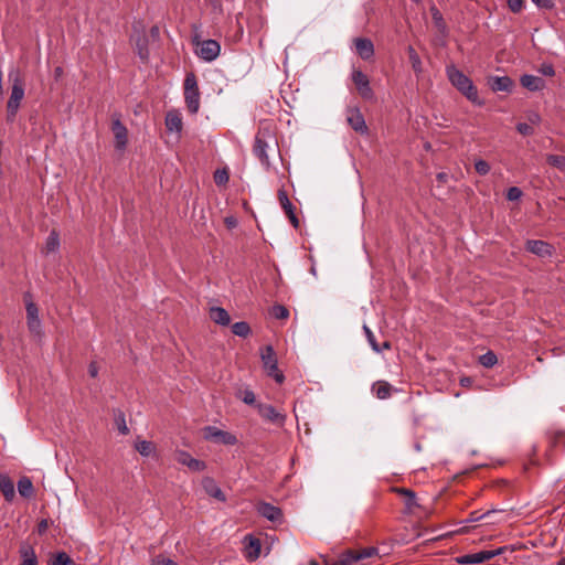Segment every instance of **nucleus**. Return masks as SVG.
Instances as JSON below:
<instances>
[{
  "label": "nucleus",
  "mask_w": 565,
  "mask_h": 565,
  "mask_svg": "<svg viewBox=\"0 0 565 565\" xmlns=\"http://www.w3.org/2000/svg\"><path fill=\"white\" fill-rule=\"evenodd\" d=\"M278 199H279V202H280V205L282 207V210L285 211V213L287 214L288 218L290 220L292 226L295 228H297L299 226V220L295 213V207L291 203V201L289 200L287 193L285 190H279L278 191Z\"/></svg>",
  "instance_id": "nucleus-15"
},
{
  "label": "nucleus",
  "mask_w": 565,
  "mask_h": 565,
  "mask_svg": "<svg viewBox=\"0 0 565 565\" xmlns=\"http://www.w3.org/2000/svg\"><path fill=\"white\" fill-rule=\"evenodd\" d=\"M475 169L480 175H486L490 171V166L487 161L479 159L475 162Z\"/></svg>",
  "instance_id": "nucleus-41"
},
{
  "label": "nucleus",
  "mask_w": 565,
  "mask_h": 565,
  "mask_svg": "<svg viewBox=\"0 0 565 565\" xmlns=\"http://www.w3.org/2000/svg\"><path fill=\"white\" fill-rule=\"evenodd\" d=\"M263 365L269 376H273L277 383L284 382V374L279 372L277 359L271 345H267L260 354Z\"/></svg>",
  "instance_id": "nucleus-7"
},
{
  "label": "nucleus",
  "mask_w": 565,
  "mask_h": 565,
  "mask_svg": "<svg viewBox=\"0 0 565 565\" xmlns=\"http://www.w3.org/2000/svg\"><path fill=\"white\" fill-rule=\"evenodd\" d=\"M349 125L358 132H366L367 127L362 114L359 110H352L348 116Z\"/></svg>",
  "instance_id": "nucleus-23"
},
{
  "label": "nucleus",
  "mask_w": 565,
  "mask_h": 565,
  "mask_svg": "<svg viewBox=\"0 0 565 565\" xmlns=\"http://www.w3.org/2000/svg\"><path fill=\"white\" fill-rule=\"evenodd\" d=\"M505 547H499L497 550H490V551H480L478 553L471 554L470 557H472V564H480L486 561H489L498 555H501L504 552Z\"/></svg>",
  "instance_id": "nucleus-26"
},
{
  "label": "nucleus",
  "mask_w": 565,
  "mask_h": 565,
  "mask_svg": "<svg viewBox=\"0 0 565 565\" xmlns=\"http://www.w3.org/2000/svg\"><path fill=\"white\" fill-rule=\"evenodd\" d=\"M541 72L545 76H553L555 74L554 67L551 64H543L541 67Z\"/></svg>",
  "instance_id": "nucleus-51"
},
{
  "label": "nucleus",
  "mask_w": 565,
  "mask_h": 565,
  "mask_svg": "<svg viewBox=\"0 0 565 565\" xmlns=\"http://www.w3.org/2000/svg\"><path fill=\"white\" fill-rule=\"evenodd\" d=\"M210 318L212 321L220 326H228L231 318L228 312L222 307H212L210 310Z\"/></svg>",
  "instance_id": "nucleus-25"
},
{
  "label": "nucleus",
  "mask_w": 565,
  "mask_h": 565,
  "mask_svg": "<svg viewBox=\"0 0 565 565\" xmlns=\"http://www.w3.org/2000/svg\"><path fill=\"white\" fill-rule=\"evenodd\" d=\"M241 398L242 401L247 404V405H254L255 402H256V397H255V394L253 391L250 390H245L242 392V395H241Z\"/></svg>",
  "instance_id": "nucleus-43"
},
{
  "label": "nucleus",
  "mask_w": 565,
  "mask_h": 565,
  "mask_svg": "<svg viewBox=\"0 0 565 565\" xmlns=\"http://www.w3.org/2000/svg\"><path fill=\"white\" fill-rule=\"evenodd\" d=\"M433 19L436 26L444 33L446 31V24L444 19L438 10H433Z\"/></svg>",
  "instance_id": "nucleus-42"
},
{
  "label": "nucleus",
  "mask_w": 565,
  "mask_h": 565,
  "mask_svg": "<svg viewBox=\"0 0 565 565\" xmlns=\"http://www.w3.org/2000/svg\"><path fill=\"white\" fill-rule=\"evenodd\" d=\"M26 323L31 333L36 337L42 335V322L39 318V309L36 305L32 301L26 302Z\"/></svg>",
  "instance_id": "nucleus-8"
},
{
  "label": "nucleus",
  "mask_w": 565,
  "mask_h": 565,
  "mask_svg": "<svg viewBox=\"0 0 565 565\" xmlns=\"http://www.w3.org/2000/svg\"><path fill=\"white\" fill-rule=\"evenodd\" d=\"M47 527H49L47 520H45V519L41 520L38 524L39 534H44L46 532Z\"/></svg>",
  "instance_id": "nucleus-54"
},
{
  "label": "nucleus",
  "mask_w": 565,
  "mask_h": 565,
  "mask_svg": "<svg viewBox=\"0 0 565 565\" xmlns=\"http://www.w3.org/2000/svg\"><path fill=\"white\" fill-rule=\"evenodd\" d=\"M556 565H565V556L562 557L557 563Z\"/></svg>",
  "instance_id": "nucleus-62"
},
{
  "label": "nucleus",
  "mask_w": 565,
  "mask_h": 565,
  "mask_svg": "<svg viewBox=\"0 0 565 565\" xmlns=\"http://www.w3.org/2000/svg\"><path fill=\"white\" fill-rule=\"evenodd\" d=\"M407 53L414 72L420 73L423 71V66L419 55L416 53L413 46H408Z\"/></svg>",
  "instance_id": "nucleus-33"
},
{
  "label": "nucleus",
  "mask_w": 565,
  "mask_h": 565,
  "mask_svg": "<svg viewBox=\"0 0 565 565\" xmlns=\"http://www.w3.org/2000/svg\"><path fill=\"white\" fill-rule=\"evenodd\" d=\"M363 330H364L365 337L367 339V342L374 352L381 353L384 349H390L391 345L387 341L383 343V347H380V344L377 343V341L375 339L374 333L366 324L363 326Z\"/></svg>",
  "instance_id": "nucleus-29"
},
{
  "label": "nucleus",
  "mask_w": 565,
  "mask_h": 565,
  "mask_svg": "<svg viewBox=\"0 0 565 565\" xmlns=\"http://www.w3.org/2000/svg\"><path fill=\"white\" fill-rule=\"evenodd\" d=\"M401 492L404 493L407 497L406 505L408 508H412L413 505L416 504V495H415V493L413 491L407 490V489H403Z\"/></svg>",
  "instance_id": "nucleus-48"
},
{
  "label": "nucleus",
  "mask_w": 565,
  "mask_h": 565,
  "mask_svg": "<svg viewBox=\"0 0 565 565\" xmlns=\"http://www.w3.org/2000/svg\"><path fill=\"white\" fill-rule=\"evenodd\" d=\"M0 491L6 501L12 502L15 497L14 483L6 473H0Z\"/></svg>",
  "instance_id": "nucleus-22"
},
{
  "label": "nucleus",
  "mask_w": 565,
  "mask_h": 565,
  "mask_svg": "<svg viewBox=\"0 0 565 565\" xmlns=\"http://www.w3.org/2000/svg\"><path fill=\"white\" fill-rule=\"evenodd\" d=\"M310 273L313 275V276H317V269H316V266L312 265L311 268H310Z\"/></svg>",
  "instance_id": "nucleus-61"
},
{
  "label": "nucleus",
  "mask_w": 565,
  "mask_h": 565,
  "mask_svg": "<svg viewBox=\"0 0 565 565\" xmlns=\"http://www.w3.org/2000/svg\"><path fill=\"white\" fill-rule=\"evenodd\" d=\"M214 181L216 184H224L228 181V174L226 170H216L214 173Z\"/></svg>",
  "instance_id": "nucleus-46"
},
{
  "label": "nucleus",
  "mask_w": 565,
  "mask_h": 565,
  "mask_svg": "<svg viewBox=\"0 0 565 565\" xmlns=\"http://www.w3.org/2000/svg\"><path fill=\"white\" fill-rule=\"evenodd\" d=\"M310 565H318V563L316 561H311Z\"/></svg>",
  "instance_id": "nucleus-63"
},
{
  "label": "nucleus",
  "mask_w": 565,
  "mask_h": 565,
  "mask_svg": "<svg viewBox=\"0 0 565 565\" xmlns=\"http://www.w3.org/2000/svg\"><path fill=\"white\" fill-rule=\"evenodd\" d=\"M98 372H99V367H98L97 363L96 362H90L89 365H88V374L92 377H97Z\"/></svg>",
  "instance_id": "nucleus-52"
},
{
  "label": "nucleus",
  "mask_w": 565,
  "mask_h": 565,
  "mask_svg": "<svg viewBox=\"0 0 565 565\" xmlns=\"http://www.w3.org/2000/svg\"><path fill=\"white\" fill-rule=\"evenodd\" d=\"M526 250L539 256V257H551L554 252V247L541 239H529L526 242Z\"/></svg>",
  "instance_id": "nucleus-12"
},
{
  "label": "nucleus",
  "mask_w": 565,
  "mask_h": 565,
  "mask_svg": "<svg viewBox=\"0 0 565 565\" xmlns=\"http://www.w3.org/2000/svg\"><path fill=\"white\" fill-rule=\"evenodd\" d=\"M276 147L277 140L270 131L260 130L257 132L253 152L267 170L270 168L268 150L273 151Z\"/></svg>",
  "instance_id": "nucleus-2"
},
{
  "label": "nucleus",
  "mask_w": 565,
  "mask_h": 565,
  "mask_svg": "<svg viewBox=\"0 0 565 565\" xmlns=\"http://www.w3.org/2000/svg\"><path fill=\"white\" fill-rule=\"evenodd\" d=\"M192 43L195 45V54L204 62L215 61L221 53V44L216 40H201L200 34H194Z\"/></svg>",
  "instance_id": "nucleus-3"
},
{
  "label": "nucleus",
  "mask_w": 565,
  "mask_h": 565,
  "mask_svg": "<svg viewBox=\"0 0 565 565\" xmlns=\"http://www.w3.org/2000/svg\"><path fill=\"white\" fill-rule=\"evenodd\" d=\"M111 130L115 136V147L118 150H124L128 142V131L127 128L122 125L120 119H114L111 125Z\"/></svg>",
  "instance_id": "nucleus-13"
},
{
  "label": "nucleus",
  "mask_w": 565,
  "mask_h": 565,
  "mask_svg": "<svg viewBox=\"0 0 565 565\" xmlns=\"http://www.w3.org/2000/svg\"><path fill=\"white\" fill-rule=\"evenodd\" d=\"M184 100L191 114H196L200 108V90L194 73H188L184 78Z\"/></svg>",
  "instance_id": "nucleus-4"
},
{
  "label": "nucleus",
  "mask_w": 565,
  "mask_h": 565,
  "mask_svg": "<svg viewBox=\"0 0 565 565\" xmlns=\"http://www.w3.org/2000/svg\"><path fill=\"white\" fill-rule=\"evenodd\" d=\"M546 161L548 164L556 167L558 169L565 168V157L564 156L548 154L546 157Z\"/></svg>",
  "instance_id": "nucleus-37"
},
{
  "label": "nucleus",
  "mask_w": 565,
  "mask_h": 565,
  "mask_svg": "<svg viewBox=\"0 0 565 565\" xmlns=\"http://www.w3.org/2000/svg\"><path fill=\"white\" fill-rule=\"evenodd\" d=\"M520 81L522 86L531 92H536L544 87V81L539 76L525 74Z\"/></svg>",
  "instance_id": "nucleus-24"
},
{
  "label": "nucleus",
  "mask_w": 565,
  "mask_h": 565,
  "mask_svg": "<svg viewBox=\"0 0 565 565\" xmlns=\"http://www.w3.org/2000/svg\"><path fill=\"white\" fill-rule=\"evenodd\" d=\"M116 425L120 434L127 435L129 433V428L126 424L125 415L122 413H119L116 417Z\"/></svg>",
  "instance_id": "nucleus-40"
},
{
  "label": "nucleus",
  "mask_w": 565,
  "mask_h": 565,
  "mask_svg": "<svg viewBox=\"0 0 565 565\" xmlns=\"http://www.w3.org/2000/svg\"><path fill=\"white\" fill-rule=\"evenodd\" d=\"M232 332L241 338H246L250 333V327L245 321L235 322L232 326Z\"/></svg>",
  "instance_id": "nucleus-34"
},
{
  "label": "nucleus",
  "mask_w": 565,
  "mask_h": 565,
  "mask_svg": "<svg viewBox=\"0 0 565 565\" xmlns=\"http://www.w3.org/2000/svg\"><path fill=\"white\" fill-rule=\"evenodd\" d=\"M137 53L139 55V57L142 60V61H147L148 57H149V50H148V45H147V40L146 39H141L138 41L137 43Z\"/></svg>",
  "instance_id": "nucleus-38"
},
{
  "label": "nucleus",
  "mask_w": 565,
  "mask_h": 565,
  "mask_svg": "<svg viewBox=\"0 0 565 565\" xmlns=\"http://www.w3.org/2000/svg\"><path fill=\"white\" fill-rule=\"evenodd\" d=\"M271 315L276 319H287L289 317V311L285 306L275 305L271 309Z\"/></svg>",
  "instance_id": "nucleus-39"
},
{
  "label": "nucleus",
  "mask_w": 565,
  "mask_h": 565,
  "mask_svg": "<svg viewBox=\"0 0 565 565\" xmlns=\"http://www.w3.org/2000/svg\"><path fill=\"white\" fill-rule=\"evenodd\" d=\"M446 74L451 85L455 86L468 100L478 106L483 105V100L480 99L477 87L455 65H448L446 67Z\"/></svg>",
  "instance_id": "nucleus-1"
},
{
  "label": "nucleus",
  "mask_w": 565,
  "mask_h": 565,
  "mask_svg": "<svg viewBox=\"0 0 565 565\" xmlns=\"http://www.w3.org/2000/svg\"><path fill=\"white\" fill-rule=\"evenodd\" d=\"M205 438L230 446H233L237 443V438L233 434L221 430L214 426H209L205 428Z\"/></svg>",
  "instance_id": "nucleus-11"
},
{
  "label": "nucleus",
  "mask_w": 565,
  "mask_h": 565,
  "mask_svg": "<svg viewBox=\"0 0 565 565\" xmlns=\"http://www.w3.org/2000/svg\"><path fill=\"white\" fill-rule=\"evenodd\" d=\"M33 483L29 477H22L18 481V491L21 497L30 498L33 494Z\"/></svg>",
  "instance_id": "nucleus-30"
},
{
  "label": "nucleus",
  "mask_w": 565,
  "mask_h": 565,
  "mask_svg": "<svg viewBox=\"0 0 565 565\" xmlns=\"http://www.w3.org/2000/svg\"><path fill=\"white\" fill-rule=\"evenodd\" d=\"M532 2L541 9H551L553 7L551 0H532Z\"/></svg>",
  "instance_id": "nucleus-50"
},
{
  "label": "nucleus",
  "mask_w": 565,
  "mask_h": 565,
  "mask_svg": "<svg viewBox=\"0 0 565 565\" xmlns=\"http://www.w3.org/2000/svg\"><path fill=\"white\" fill-rule=\"evenodd\" d=\"M471 554L463 555L459 558L460 564H472V557H470Z\"/></svg>",
  "instance_id": "nucleus-56"
},
{
  "label": "nucleus",
  "mask_w": 565,
  "mask_h": 565,
  "mask_svg": "<svg viewBox=\"0 0 565 565\" xmlns=\"http://www.w3.org/2000/svg\"><path fill=\"white\" fill-rule=\"evenodd\" d=\"M51 565H75V563L65 552H57L52 557Z\"/></svg>",
  "instance_id": "nucleus-35"
},
{
  "label": "nucleus",
  "mask_w": 565,
  "mask_h": 565,
  "mask_svg": "<svg viewBox=\"0 0 565 565\" xmlns=\"http://www.w3.org/2000/svg\"><path fill=\"white\" fill-rule=\"evenodd\" d=\"M152 565H178L174 561L163 555H158L152 559Z\"/></svg>",
  "instance_id": "nucleus-47"
},
{
  "label": "nucleus",
  "mask_w": 565,
  "mask_h": 565,
  "mask_svg": "<svg viewBox=\"0 0 565 565\" xmlns=\"http://www.w3.org/2000/svg\"><path fill=\"white\" fill-rule=\"evenodd\" d=\"M479 362L484 367H492L497 364L498 358L492 351H488L479 358Z\"/></svg>",
  "instance_id": "nucleus-36"
},
{
  "label": "nucleus",
  "mask_w": 565,
  "mask_h": 565,
  "mask_svg": "<svg viewBox=\"0 0 565 565\" xmlns=\"http://www.w3.org/2000/svg\"><path fill=\"white\" fill-rule=\"evenodd\" d=\"M62 73H63V68L62 67L58 66V67L55 68V75L56 76H61Z\"/></svg>",
  "instance_id": "nucleus-59"
},
{
  "label": "nucleus",
  "mask_w": 565,
  "mask_h": 565,
  "mask_svg": "<svg viewBox=\"0 0 565 565\" xmlns=\"http://www.w3.org/2000/svg\"><path fill=\"white\" fill-rule=\"evenodd\" d=\"M516 130L521 135H524V136H530V135H533V132H534L532 126L530 124H527V122H519L516 125Z\"/></svg>",
  "instance_id": "nucleus-45"
},
{
  "label": "nucleus",
  "mask_w": 565,
  "mask_h": 565,
  "mask_svg": "<svg viewBox=\"0 0 565 565\" xmlns=\"http://www.w3.org/2000/svg\"><path fill=\"white\" fill-rule=\"evenodd\" d=\"M470 383H471V379L470 377H463V379L460 380V384L462 386H468Z\"/></svg>",
  "instance_id": "nucleus-57"
},
{
  "label": "nucleus",
  "mask_w": 565,
  "mask_h": 565,
  "mask_svg": "<svg viewBox=\"0 0 565 565\" xmlns=\"http://www.w3.org/2000/svg\"><path fill=\"white\" fill-rule=\"evenodd\" d=\"M491 513V511H488L487 513L482 514V515H476V513H471L470 518H469V522H473V521H478L482 518H487L489 514Z\"/></svg>",
  "instance_id": "nucleus-55"
},
{
  "label": "nucleus",
  "mask_w": 565,
  "mask_h": 565,
  "mask_svg": "<svg viewBox=\"0 0 565 565\" xmlns=\"http://www.w3.org/2000/svg\"><path fill=\"white\" fill-rule=\"evenodd\" d=\"M447 174L445 172H440L437 174V179L441 182H445L447 180Z\"/></svg>",
  "instance_id": "nucleus-58"
},
{
  "label": "nucleus",
  "mask_w": 565,
  "mask_h": 565,
  "mask_svg": "<svg viewBox=\"0 0 565 565\" xmlns=\"http://www.w3.org/2000/svg\"><path fill=\"white\" fill-rule=\"evenodd\" d=\"M508 6L512 12L518 13L523 8V0H508Z\"/></svg>",
  "instance_id": "nucleus-49"
},
{
  "label": "nucleus",
  "mask_w": 565,
  "mask_h": 565,
  "mask_svg": "<svg viewBox=\"0 0 565 565\" xmlns=\"http://www.w3.org/2000/svg\"><path fill=\"white\" fill-rule=\"evenodd\" d=\"M376 548L370 547L360 552L348 551L339 556L330 565H366L363 563L365 558L372 557L376 554Z\"/></svg>",
  "instance_id": "nucleus-6"
},
{
  "label": "nucleus",
  "mask_w": 565,
  "mask_h": 565,
  "mask_svg": "<svg viewBox=\"0 0 565 565\" xmlns=\"http://www.w3.org/2000/svg\"><path fill=\"white\" fill-rule=\"evenodd\" d=\"M262 544L259 539L247 535L245 537V556L248 561H255L260 555Z\"/></svg>",
  "instance_id": "nucleus-18"
},
{
  "label": "nucleus",
  "mask_w": 565,
  "mask_h": 565,
  "mask_svg": "<svg viewBox=\"0 0 565 565\" xmlns=\"http://www.w3.org/2000/svg\"><path fill=\"white\" fill-rule=\"evenodd\" d=\"M20 555L22 558L21 565H38V557L31 545L22 544L20 546Z\"/></svg>",
  "instance_id": "nucleus-27"
},
{
  "label": "nucleus",
  "mask_w": 565,
  "mask_h": 565,
  "mask_svg": "<svg viewBox=\"0 0 565 565\" xmlns=\"http://www.w3.org/2000/svg\"><path fill=\"white\" fill-rule=\"evenodd\" d=\"M182 117L178 110H170L166 115V127L170 132L178 135L182 131Z\"/></svg>",
  "instance_id": "nucleus-20"
},
{
  "label": "nucleus",
  "mask_w": 565,
  "mask_h": 565,
  "mask_svg": "<svg viewBox=\"0 0 565 565\" xmlns=\"http://www.w3.org/2000/svg\"><path fill=\"white\" fill-rule=\"evenodd\" d=\"M355 50L363 60H370L374 55V45L370 39L358 38L354 41Z\"/></svg>",
  "instance_id": "nucleus-19"
},
{
  "label": "nucleus",
  "mask_w": 565,
  "mask_h": 565,
  "mask_svg": "<svg viewBox=\"0 0 565 565\" xmlns=\"http://www.w3.org/2000/svg\"><path fill=\"white\" fill-rule=\"evenodd\" d=\"M522 196V191L518 186H511L507 191V199L509 201H516Z\"/></svg>",
  "instance_id": "nucleus-44"
},
{
  "label": "nucleus",
  "mask_w": 565,
  "mask_h": 565,
  "mask_svg": "<svg viewBox=\"0 0 565 565\" xmlns=\"http://www.w3.org/2000/svg\"><path fill=\"white\" fill-rule=\"evenodd\" d=\"M527 120L530 122V125H539L540 121H541V117L539 114L536 113H531L529 116H527Z\"/></svg>",
  "instance_id": "nucleus-53"
},
{
  "label": "nucleus",
  "mask_w": 565,
  "mask_h": 565,
  "mask_svg": "<svg viewBox=\"0 0 565 565\" xmlns=\"http://www.w3.org/2000/svg\"><path fill=\"white\" fill-rule=\"evenodd\" d=\"M257 512L265 519L277 522L280 521L282 518V512L278 507H275L267 502H260L257 505Z\"/></svg>",
  "instance_id": "nucleus-16"
},
{
  "label": "nucleus",
  "mask_w": 565,
  "mask_h": 565,
  "mask_svg": "<svg viewBox=\"0 0 565 565\" xmlns=\"http://www.w3.org/2000/svg\"><path fill=\"white\" fill-rule=\"evenodd\" d=\"M175 460L179 463L186 466L192 471H203L205 469V463L203 461L191 457V455L184 450H178L175 452Z\"/></svg>",
  "instance_id": "nucleus-14"
},
{
  "label": "nucleus",
  "mask_w": 565,
  "mask_h": 565,
  "mask_svg": "<svg viewBox=\"0 0 565 565\" xmlns=\"http://www.w3.org/2000/svg\"><path fill=\"white\" fill-rule=\"evenodd\" d=\"M202 488L210 497L216 499L217 501L225 502L226 497L213 478L204 477L202 479Z\"/></svg>",
  "instance_id": "nucleus-17"
},
{
  "label": "nucleus",
  "mask_w": 565,
  "mask_h": 565,
  "mask_svg": "<svg viewBox=\"0 0 565 565\" xmlns=\"http://www.w3.org/2000/svg\"><path fill=\"white\" fill-rule=\"evenodd\" d=\"M135 447L142 457H149L154 451L153 444L148 440H138Z\"/></svg>",
  "instance_id": "nucleus-32"
},
{
  "label": "nucleus",
  "mask_w": 565,
  "mask_h": 565,
  "mask_svg": "<svg viewBox=\"0 0 565 565\" xmlns=\"http://www.w3.org/2000/svg\"><path fill=\"white\" fill-rule=\"evenodd\" d=\"M352 81H353L359 94L364 99H372L374 97V93L370 86V81H369L367 76L362 71L353 70Z\"/></svg>",
  "instance_id": "nucleus-10"
},
{
  "label": "nucleus",
  "mask_w": 565,
  "mask_h": 565,
  "mask_svg": "<svg viewBox=\"0 0 565 565\" xmlns=\"http://www.w3.org/2000/svg\"><path fill=\"white\" fill-rule=\"evenodd\" d=\"M24 97V87L21 78L17 75L11 87V95L7 103V120L12 122L15 119L20 108L21 100Z\"/></svg>",
  "instance_id": "nucleus-5"
},
{
  "label": "nucleus",
  "mask_w": 565,
  "mask_h": 565,
  "mask_svg": "<svg viewBox=\"0 0 565 565\" xmlns=\"http://www.w3.org/2000/svg\"><path fill=\"white\" fill-rule=\"evenodd\" d=\"M226 223L228 226H234L236 222L233 218H226Z\"/></svg>",
  "instance_id": "nucleus-60"
},
{
  "label": "nucleus",
  "mask_w": 565,
  "mask_h": 565,
  "mask_svg": "<svg viewBox=\"0 0 565 565\" xmlns=\"http://www.w3.org/2000/svg\"><path fill=\"white\" fill-rule=\"evenodd\" d=\"M60 247V237L55 231H52L45 242V250L46 253L56 252Z\"/></svg>",
  "instance_id": "nucleus-31"
},
{
  "label": "nucleus",
  "mask_w": 565,
  "mask_h": 565,
  "mask_svg": "<svg viewBox=\"0 0 565 565\" xmlns=\"http://www.w3.org/2000/svg\"><path fill=\"white\" fill-rule=\"evenodd\" d=\"M489 86L493 92H510L513 82L509 76H493L489 78Z\"/></svg>",
  "instance_id": "nucleus-21"
},
{
  "label": "nucleus",
  "mask_w": 565,
  "mask_h": 565,
  "mask_svg": "<svg viewBox=\"0 0 565 565\" xmlns=\"http://www.w3.org/2000/svg\"><path fill=\"white\" fill-rule=\"evenodd\" d=\"M256 407L263 419L277 426H282L285 424L286 415L278 412L273 405L259 403Z\"/></svg>",
  "instance_id": "nucleus-9"
},
{
  "label": "nucleus",
  "mask_w": 565,
  "mask_h": 565,
  "mask_svg": "<svg viewBox=\"0 0 565 565\" xmlns=\"http://www.w3.org/2000/svg\"><path fill=\"white\" fill-rule=\"evenodd\" d=\"M392 390H393L392 385L385 381H377L372 386L373 393L380 399L388 398L391 396Z\"/></svg>",
  "instance_id": "nucleus-28"
}]
</instances>
